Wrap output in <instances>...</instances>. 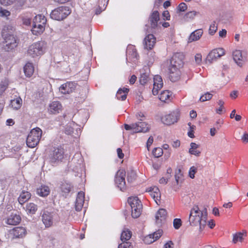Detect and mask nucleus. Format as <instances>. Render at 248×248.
Masks as SVG:
<instances>
[{
    "instance_id": "nucleus-41",
    "label": "nucleus",
    "mask_w": 248,
    "mask_h": 248,
    "mask_svg": "<svg viewBox=\"0 0 248 248\" xmlns=\"http://www.w3.org/2000/svg\"><path fill=\"white\" fill-rule=\"evenodd\" d=\"M197 14V12L196 11H190L186 14L184 16V18L186 20H191L194 18V17L196 16Z\"/></svg>"
},
{
    "instance_id": "nucleus-58",
    "label": "nucleus",
    "mask_w": 248,
    "mask_h": 248,
    "mask_svg": "<svg viewBox=\"0 0 248 248\" xmlns=\"http://www.w3.org/2000/svg\"><path fill=\"white\" fill-rule=\"evenodd\" d=\"M16 0H0V3L4 5H10L13 4Z\"/></svg>"
},
{
    "instance_id": "nucleus-37",
    "label": "nucleus",
    "mask_w": 248,
    "mask_h": 248,
    "mask_svg": "<svg viewBox=\"0 0 248 248\" xmlns=\"http://www.w3.org/2000/svg\"><path fill=\"white\" fill-rule=\"evenodd\" d=\"M22 105V100L20 97L12 99L10 102V106L13 108H20Z\"/></svg>"
},
{
    "instance_id": "nucleus-20",
    "label": "nucleus",
    "mask_w": 248,
    "mask_h": 248,
    "mask_svg": "<svg viewBox=\"0 0 248 248\" xmlns=\"http://www.w3.org/2000/svg\"><path fill=\"white\" fill-rule=\"evenodd\" d=\"M156 43V38L152 34L146 36L144 40V48L147 50L152 49Z\"/></svg>"
},
{
    "instance_id": "nucleus-14",
    "label": "nucleus",
    "mask_w": 248,
    "mask_h": 248,
    "mask_svg": "<svg viewBox=\"0 0 248 248\" xmlns=\"http://www.w3.org/2000/svg\"><path fill=\"white\" fill-rule=\"evenodd\" d=\"M232 57L235 62L238 65L242 66L247 61V54H242L240 50H235L232 52Z\"/></svg>"
},
{
    "instance_id": "nucleus-13",
    "label": "nucleus",
    "mask_w": 248,
    "mask_h": 248,
    "mask_svg": "<svg viewBox=\"0 0 248 248\" xmlns=\"http://www.w3.org/2000/svg\"><path fill=\"white\" fill-rule=\"evenodd\" d=\"M77 87V83L74 81H67L62 84L59 88L62 93L66 94L73 93Z\"/></svg>"
},
{
    "instance_id": "nucleus-6",
    "label": "nucleus",
    "mask_w": 248,
    "mask_h": 248,
    "mask_svg": "<svg viewBox=\"0 0 248 248\" xmlns=\"http://www.w3.org/2000/svg\"><path fill=\"white\" fill-rule=\"evenodd\" d=\"M128 202L131 208V215L133 218L138 217L141 214L142 205L137 197H131L128 199Z\"/></svg>"
},
{
    "instance_id": "nucleus-30",
    "label": "nucleus",
    "mask_w": 248,
    "mask_h": 248,
    "mask_svg": "<svg viewBox=\"0 0 248 248\" xmlns=\"http://www.w3.org/2000/svg\"><path fill=\"white\" fill-rule=\"evenodd\" d=\"M20 220L21 218L19 216L12 214L7 218L6 223L9 225H16L20 222Z\"/></svg>"
},
{
    "instance_id": "nucleus-42",
    "label": "nucleus",
    "mask_w": 248,
    "mask_h": 248,
    "mask_svg": "<svg viewBox=\"0 0 248 248\" xmlns=\"http://www.w3.org/2000/svg\"><path fill=\"white\" fill-rule=\"evenodd\" d=\"M8 82L7 80H5L0 83V94H2L8 86Z\"/></svg>"
},
{
    "instance_id": "nucleus-55",
    "label": "nucleus",
    "mask_w": 248,
    "mask_h": 248,
    "mask_svg": "<svg viewBox=\"0 0 248 248\" xmlns=\"http://www.w3.org/2000/svg\"><path fill=\"white\" fill-rule=\"evenodd\" d=\"M195 61L197 64H200L202 62V55L200 53H197L195 56Z\"/></svg>"
},
{
    "instance_id": "nucleus-17",
    "label": "nucleus",
    "mask_w": 248,
    "mask_h": 248,
    "mask_svg": "<svg viewBox=\"0 0 248 248\" xmlns=\"http://www.w3.org/2000/svg\"><path fill=\"white\" fill-rule=\"evenodd\" d=\"M163 82L161 77L155 75L154 77V84L152 93L154 95H157L159 91L163 87Z\"/></svg>"
},
{
    "instance_id": "nucleus-4",
    "label": "nucleus",
    "mask_w": 248,
    "mask_h": 248,
    "mask_svg": "<svg viewBox=\"0 0 248 248\" xmlns=\"http://www.w3.org/2000/svg\"><path fill=\"white\" fill-rule=\"evenodd\" d=\"M42 131L38 127L32 129L27 138V145L30 148H34L39 142L41 138Z\"/></svg>"
},
{
    "instance_id": "nucleus-5",
    "label": "nucleus",
    "mask_w": 248,
    "mask_h": 248,
    "mask_svg": "<svg viewBox=\"0 0 248 248\" xmlns=\"http://www.w3.org/2000/svg\"><path fill=\"white\" fill-rule=\"evenodd\" d=\"M46 43L44 41H39L32 44L28 50V54L34 58L43 55L45 51Z\"/></svg>"
},
{
    "instance_id": "nucleus-62",
    "label": "nucleus",
    "mask_w": 248,
    "mask_h": 248,
    "mask_svg": "<svg viewBox=\"0 0 248 248\" xmlns=\"http://www.w3.org/2000/svg\"><path fill=\"white\" fill-rule=\"evenodd\" d=\"M238 92L237 91H233L231 93L230 96L232 99H234L237 98Z\"/></svg>"
},
{
    "instance_id": "nucleus-45",
    "label": "nucleus",
    "mask_w": 248,
    "mask_h": 248,
    "mask_svg": "<svg viewBox=\"0 0 248 248\" xmlns=\"http://www.w3.org/2000/svg\"><path fill=\"white\" fill-rule=\"evenodd\" d=\"M61 188L62 192L67 194L70 191L71 186L68 184H63L62 185Z\"/></svg>"
},
{
    "instance_id": "nucleus-59",
    "label": "nucleus",
    "mask_w": 248,
    "mask_h": 248,
    "mask_svg": "<svg viewBox=\"0 0 248 248\" xmlns=\"http://www.w3.org/2000/svg\"><path fill=\"white\" fill-rule=\"evenodd\" d=\"M153 141H154V138L152 136H150L147 141V143H146V147H147V149L148 151H149L150 150V147L151 146V145H152V144L153 143Z\"/></svg>"
},
{
    "instance_id": "nucleus-16",
    "label": "nucleus",
    "mask_w": 248,
    "mask_h": 248,
    "mask_svg": "<svg viewBox=\"0 0 248 248\" xmlns=\"http://www.w3.org/2000/svg\"><path fill=\"white\" fill-rule=\"evenodd\" d=\"M181 76L180 68L174 67H169V78L172 82L178 81Z\"/></svg>"
},
{
    "instance_id": "nucleus-56",
    "label": "nucleus",
    "mask_w": 248,
    "mask_h": 248,
    "mask_svg": "<svg viewBox=\"0 0 248 248\" xmlns=\"http://www.w3.org/2000/svg\"><path fill=\"white\" fill-rule=\"evenodd\" d=\"M195 127L196 126L194 125H192L191 127H189V130L187 133V135L191 138H193L194 137V131L195 129Z\"/></svg>"
},
{
    "instance_id": "nucleus-9",
    "label": "nucleus",
    "mask_w": 248,
    "mask_h": 248,
    "mask_svg": "<svg viewBox=\"0 0 248 248\" xmlns=\"http://www.w3.org/2000/svg\"><path fill=\"white\" fill-rule=\"evenodd\" d=\"M179 118V113L177 111H170L160 116L161 122L167 125H170L176 123Z\"/></svg>"
},
{
    "instance_id": "nucleus-48",
    "label": "nucleus",
    "mask_w": 248,
    "mask_h": 248,
    "mask_svg": "<svg viewBox=\"0 0 248 248\" xmlns=\"http://www.w3.org/2000/svg\"><path fill=\"white\" fill-rule=\"evenodd\" d=\"M173 225L175 229H178L182 225V221L180 218H175L173 221Z\"/></svg>"
},
{
    "instance_id": "nucleus-60",
    "label": "nucleus",
    "mask_w": 248,
    "mask_h": 248,
    "mask_svg": "<svg viewBox=\"0 0 248 248\" xmlns=\"http://www.w3.org/2000/svg\"><path fill=\"white\" fill-rule=\"evenodd\" d=\"M164 20H169L170 19V15L168 11H165L162 14Z\"/></svg>"
},
{
    "instance_id": "nucleus-21",
    "label": "nucleus",
    "mask_w": 248,
    "mask_h": 248,
    "mask_svg": "<svg viewBox=\"0 0 248 248\" xmlns=\"http://www.w3.org/2000/svg\"><path fill=\"white\" fill-rule=\"evenodd\" d=\"M84 193L80 191L78 194L76 202H75V209L77 211H80L83 206L85 198Z\"/></svg>"
},
{
    "instance_id": "nucleus-29",
    "label": "nucleus",
    "mask_w": 248,
    "mask_h": 248,
    "mask_svg": "<svg viewBox=\"0 0 248 248\" xmlns=\"http://www.w3.org/2000/svg\"><path fill=\"white\" fill-rule=\"evenodd\" d=\"M159 98L162 102L169 103L172 98V93L168 90L163 91L160 94Z\"/></svg>"
},
{
    "instance_id": "nucleus-46",
    "label": "nucleus",
    "mask_w": 248,
    "mask_h": 248,
    "mask_svg": "<svg viewBox=\"0 0 248 248\" xmlns=\"http://www.w3.org/2000/svg\"><path fill=\"white\" fill-rule=\"evenodd\" d=\"M83 168V165L82 164V159L80 158L78 160V164L75 167H73L72 170L73 171L75 172H78L79 170H81Z\"/></svg>"
},
{
    "instance_id": "nucleus-40",
    "label": "nucleus",
    "mask_w": 248,
    "mask_h": 248,
    "mask_svg": "<svg viewBox=\"0 0 248 248\" xmlns=\"http://www.w3.org/2000/svg\"><path fill=\"white\" fill-rule=\"evenodd\" d=\"M244 233L239 232L233 234L232 242L235 244L238 242H242Z\"/></svg>"
},
{
    "instance_id": "nucleus-49",
    "label": "nucleus",
    "mask_w": 248,
    "mask_h": 248,
    "mask_svg": "<svg viewBox=\"0 0 248 248\" xmlns=\"http://www.w3.org/2000/svg\"><path fill=\"white\" fill-rule=\"evenodd\" d=\"M49 107L50 108H61L62 105L59 101H54L50 104Z\"/></svg>"
},
{
    "instance_id": "nucleus-1",
    "label": "nucleus",
    "mask_w": 248,
    "mask_h": 248,
    "mask_svg": "<svg viewBox=\"0 0 248 248\" xmlns=\"http://www.w3.org/2000/svg\"><path fill=\"white\" fill-rule=\"evenodd\" d=\"M207 212L206 208L202 210L199 209L198 206L195 205L191 209L189 217V222L191 226L199 225V230L202 232L207 225L212 229L215 225L213 220L211 219L207 222Z\"/></svg>"
},
{
    "instance_id": "nucleus-36",
    "label": "nucleus",
    "mask_w": 248,
    "mask_h": 248,
    "mask_svg": "<svg viewBox=\"0 0 248 248\" xmlns=\"http://www.w3.org/2000/svg\"><path fill=\"white\" fill-rule=\"evenodd\" d=\"M25 210L28 214H34L37 210V206L33 203L30 202L26 204L25 208Z\"/></svg>"
},
{
    "instance_id": "nucleus-53",
    "label": "nucleus",
    "mask_w": 248,
    "mask_h": 248,
    "mask_svg": "<svg viewBox=\"0 0 248 248\" xmlns=\"http://www.w3.org/2000/svg\"><path fill=\"white\" fill-rule=\"evenodd\" d=\"M136 177V174L135 173L131 171L130 172H129L127 174V181L129 182H132L134 179H135Z\"/></svg>"
},
{
    "instance_id": "nucleus-61",
    "label": "nucleus",
    "mask_w": 248,
    "mask_h": 248,
    "mask_svg": "<svg viewBox=\"0 0 248 248\" xmlns=\"http://www.w3.org/2000/svg\"><path fill=\"white\" fill-rule=\"evenodd\" d=\"M117 153L118 156L119 158L122 159L124 157V154L122 152V150L121 148H118L117 149Z\"/></svg>"
},
{
    "instance_id": "nucleus-44",
    "label": "nucleus",
    "mask_w": 248,
    "mask_h": 248,
    "mask_svg": "<svg viewBox=\"0 0 248 248\" xmlns=\"http://www.w3.org/2000/svg\"><path fill=\"white\" fill-rule=\"evenodd\" d=\"M163 153V150L161 148H155L153 151V154L155 157L161 156Z\"/></svg>"
},
{
    "instance_id": "nucleus-50",
    "label": "nucleus",
    "mask_w": 248,
    "mask_h": 248,
    "mask_svg": "<svg viewBox=\"0 0 248 248\" xmlns=\"http://www.w3.org/2000/svg\"><path fill=\"white\" fill-rule=\"evenodd\" d=\"M11 15L10 12L2 8H0V16L1 17H8Z\"/></svg>"
},
{
    "instance_id": "nucleus-39",
    "label": "nucleus",
    "mask_w": 248,
    "mask_h": 248,
    "mask_svg": "<svg viewBox=\"0 0 248 248\" xmlns=\"http://www.w3.org/2000/svg\"><path fill=\"white\" fill-rule=\"evenodd\" d=\"M150 79L149 74L147 72L142 73L140 77V82L141 85L146 84Z\"/></svg>"
},
{
    "instance_id": "nucleus-38",
    "label": "nucleus",
    "mask_w": 248,
    "mask_h": 248,
    "mask_svg": "<svg viewBox=\"0 0 248 248\" xmlns=\"http://www.w3.org/2000/svg\"><path fill=\"white\" fill-rule=\"evenodd\" d=\"M132 236V233L128 229H124L121 233V240L122 242L127 241Z\"/></svg>"
},
{
    "instance_id": "nucleus-64",
    "label": "nucleus",
    "mask_w": 248,
    "mask_h": 248,
    "mask_svg": "<svg viewBox=\"0 0 248 248\" xmlns=\"http://www.w3.org/2000/svg\"><path fill=\"white\" fill-rule=\"evenodd\" d=\"M219 36L220 37L224 38L226 36L227 31L225 29H222L221 31H219Z\"/></svg>"
},
{
    "instance_id": "nucleus-57",
    "label": "nucleus",
    "mask_w": 248,
    "mask_h": 248,
    "mask_svg": "<svg viewBox=\"0 0 248 248\" xmlns=\"http://www.w3.org/2000/svg\"><path fill=\"white\" fill-rule=\"evenodd\" d=\"M187 9V5L184 2L181 3L178 6V10L180 12H184Z\"/></svg>"
},
{
    "instance_id": "nucleus-11",
    "label": "nucleus",
    "mask_w": 248,
    "mask_h": 248,
    "mask_svg": "<svg viewBox=\"0 0 248 248\" xmlns=\"http://www.w3.org/2000/svg\"><path fill=\"white\" fill-rule=\"evenodd\" d=\"M225 54V50L222 48H217L211 50L206 58V61L209 63H212L217 59L224 55Z\"/></svg>"
},
{
    "instance_id": "nucleus-23",
    "label": "nucleus",
    "mask_w": 248,
    "mask_h": 248,
    "mask_svg": "<svg viewBox=\"0 0 248 248\" xmlns=\"http://www.w3.org/2000/svg\"><path fill=\"white\" fill-rule=\"evenodd\" d=\"M126 55L129 59H131L133 61L138 59L139 55L135 46L132 45L129 46L126 50Z\"/></svg>"
},
{
    "instance_id": "nucleus-12",
    "label": "nucleus",
    "mask_w": 248,
    "mask_h": 248,
    "mask_svg": "<svg viewBox=\"0 0 248 248\" xmlns=\"http://www.w3.org/2000/svg\"><path fill=\"white\" fill-rule=\"evenodd\" d=\"M184 55L181 53H176L173 55L170 60V67L181 68L184 64Z\"/></svg>"
},
{
    "instance_id": "nucleus-2",
    "label": "nucleus",
    "mask_w": 248,
    "mask_h": 248,
    "mask_svg": "<svg viewBox=\"0 0 248 248\" xmlns=\"http://www.w3.org/2000/svg\"><path fill=\"white\" fill-rule=\"evenodd\" d=\"M13 31L14 28L11 25L5 26L2 29V36L4 39V49L7 51L13 49L17 45L16 40L13 34Z\"/></svg>"
},
{
    "instance_id": "nucleus-8",
    "label": "nucleus",
    "mask_w": 248,
    "mask_h": 248,
    "mask_svg": "<svg viewBox=\"0 0 248 248\" xmlns=\"http://www.w3.org/2000/svg\"><path fill=\"white\" fill-rule=\"evenodd\" d=\"M124 128L126 130H130L133 133L143 132L146 133L149 131V125L145 122H139L131 124H124Z\"/></svg>"
},
{
    "instance_id": "nucleus-47",
    "label": "nucleus",
    "mask_w": 248,
    "mask_h": 248,
    "mask_svg": "<svg viewBox=\"0 0 248 248\" xmlns=\"http://www.w3.org/2000/svg\"><path fill=\"white\" fill-rule=\"evenodd\" d=\"M217 29V26L215 22L212 23L209 27V33L211 35H213L216 32Z\"/></svg>"
},
{
    "instance_id": "nucleus-19",
    "label": "nucleus",
    "mask_w": 248,
    "mask_h": 248,
    "mask_svg": "<svg viewBox=\"0 0 248 248\" xmlns=\"http://www.w3.org/2000/svg\"><path fill=\"white\" fill-rule=\"evenodd\" d=\"M64 150L62 148L55 149L50 155V160L52 162L61 160L63 157Z\"/></svg>"
},
{
    "instance_id": "nucleus-10",
    "label": "nucleus",
    "mask_w": 248,
    "mask_h": 248,
    "mask_svg": "<svg viewBox=\"0 0 248 248\" xmlns=\"http://www.w3.org/2000/svg\"><path fill=\"white\" fill-rule=\"evenodd\" d=\"M125 176L124 170H119L117 171L115 177V183L116 186L122 191H124L126 188Z\"/></svg>"
},
{
    "instance_id": "nucleus-52",
    "label": "nucleus",
    "mask_w": 248,
    "mask_h": 248,
    "mask_svg": "<svg viewBox=\"0 0 248 248\" xmlns=\"http://www.w3.org/2000/svg\"><path fill=\"white\" fill-rule=\"evenodd\" d=\"M131 247L132 246L129 242L124 241L122 242V243L119 244L118 248H131Z\"/></svg>"
},
{
    "instance_id": "nucleus-34",
    "label": "nucleus",
    "mask_w": 248,
    "mask_h": 248,
    "mask_svg": "<svg viewBox=\"0 0 248 248\" xmlns=\"http://www.w3.org/2000/svg\"><path fill=\"white\" fill-rule=\"evenodd\" d=\"M31 198V194L28 191H23L19 197H18V201L20 204H23Z\"/></svg>"
},
{
    "instance_id": "nucleus-33",
    "label": "nucleus",
    "mask_w": 248,
    "mask_h": 248,
    "mask_svg": "<svg viewBox=\"0 0 248 248\" xmlns=\"http://www.w3.org/2000/svg\"><path fill=\"white\" fill-rule=\"evenodd\" d=\"M203 31L202 29H198L192 32L189 37V41L192 42L198 40L202 34Z\"/></svg>"
},
{
    "instance_id": "nucleus-3",
    "label": "nucleus",
    "mask_w": 248,
    "mask_h": 248,
    "mask_svg": "<svg viewBox=\"0 0 248 248\" xmlns=\"http://www.w3.org/2000/svg\"><path fill=\"white\" fill-rule=\"evenodd\" d=\"M46 23V18L44 15H36L33 20V27L31 30L32 33L35 35L42 33L45 30Z\"/></svg>"
},
{
    "instance_id": "nucleus-27",
    "label": "nucleus",
    "mask_w": 248,
    "mask_h": 248,
    "mask_svg": "<svg viewBox=\"0 0 248 248\" xmlns=\"http://www.w3.org/2000/svg\"><path fill=\"white\" fill-rule=\"evenodd\" d=\"M129 92V88L126 87H123L122 88H121L118 89L116 94V97L117 99L119 100H125L127 98V96Z\"/></svg>"
},
{
    "instance_id": "nucleus-22",
    "label": "nucleus",
    "mask_w": 248,
    "mask_h": 248,
    "mask_svg": "<svg viewBox=\"0 0 248 248\" xmlns=\"http://www.w3.org/2000/svg\"><path fill=\"white\" fill-rule=\"evenodd\" d=\"M159 20V14L158 11H155L152 13L149 21L152 28L155 29L157 27V23Z\"/></svg>"
},
{
    "instance_id": "nucleus-28",
    "label": "nucleus",
    "mask_w": 248,
    "mask_h": 248,
    "mask_svg": "<svg viewBox=\"0 0 248 248\" xmlns=\"http://www.w3.org/2000/svg\"><path fill=\"white\" fill-rule=\"evenodd\" d=\"M26 230L23 227H16L11 230L10 234L15 238L21 237L25 234Z\"/></svg>"
},
{
    "instance_id": "nucleus-32",
    "label": "nucleus",
    "mask_w": 248,
    "mask_h": 248,
    "mask_svg": "<svg viewBox=\"0 0 248 248\" xmlns=\"http://www.w3.org/2000/svg\"><path fill=\"white\" fill-rule=\"evenodd\" d=\"M36 192L40 196L46 197L49 195L50 189L47 186L42 185L37 189Z\"/></svg>"
},
{
    "instance_id": "nucleus-54",
    "label": "nucleus",
    "mask_w": 248,
    "mask_h": 248,
    "mask_svg": "<svg viewBox=\"0 0 248 248\" xmlns=\"http://www.w3.org/2000/svg\"><path fill=\"white\" fill-rule=\"evenodd\" d=\"M183 174H176L175 175V179L177 185L182 183L183 181Z\"/></svg>"
},
{
    "instance_id": "nucleus-7",
    "label": "nucleus",
    "mask_w": 248,
    "mask_h": 248,
    "mask_svg": "<svg viewBox=\"0 0 248 248\" xmlns=\"http://www.w3.org/2000/svg\"><path fill=\"white\" fill-rule=\"evenodd\" d=\"M70 12L68 7L60 6L53 10L50 16L52 19L62 20L66 18L70 14Z\"/></svg>"
},
{
    "instance_id": "nucleus-31",
    "label": "nucleus",
    "mask_w": 248,
    "mask_h": 248,
    "mask_svg": "<svg viewBox=\"0 0 248 248\" xmlns=\"http://www.w3.org/2000/svg\"><path fill=\"white\" fill-rule=\"evenodd\" d=\"M24 72L27 77L30 78L34 73V66L31 62L27 63L24 66Z\"/></svg>"
},
{
    "instance_id": "nucleus-43",
    "label": "nucleus",
    "mask_w": 248,
    "mask_h": 248,
    "mask_svg": "<svg viewBox=\"0 0 248 248\" xmlns=\"http://www.w3.org/2000/svg\"><path fill=\"white\" fill-rule=\"evenodd\" d=\"M213 96V94L207 92L204 94L202 95L200 98V100L201 102H204L210 100Z\"/></svg>"
},
{
    "instance_id": "nucleus-15",
    "label": "nucleus",
    "mask_w": 248,
    "mask_h": 248,
    "mask_svg": "<svg viewBox=\"0 0 248 248\" xmlns=\"http://www.w3.org/2000/svg\"><path fill=\"white\" fill-rule=\"evenodd\" d=\"M146 192L150 194L157 205H159L161 203V193L157 187H150L147 189Z\"/></svg>"
},
{
    "instance_id": "nucleus-25",
    "label": "nucleus",
    "mask_w": 248,
    "mask_h": 248,
    "mask_svg": "<svg viewBox=\"0 0 248 248\" xmlns=\"http://www.w3.org/2000/svg\"><path fill=\"white\" fill-rule=\"evenodd\" d=\"M76 128V134L78 135V131H80V128L78 127V125L75 124L74 122L69 123L65 128V133L66 134L70 135L74 133V129Z\"/></svg>"
},
{
    "instance_id": "nucleus-35",
    "label": "nucleus",
    "mask_w": 248,
    "mask_h": 248,
    "mask_svg": "<svg viewBox=\"0 0 248 248\" xmlns=\"http://www.w3.org/2000/svg\"><path fill=\"white\" fill-rule=\"evenodd\" d=\"M190 148L189 149V153L191 155L199 156L201 154V151L197 150L199 145L194 142H191L190 144Z\"/></svg>"
},
{
    "instance_id": "nucleus-63",
    "label": "nucleus",
    "mask_w": 248,
    "mask_h": 248,
    "mask_svg": "<svg viewBox=\"0 0 248 248\" xmlns=\"http://www.w3.org/2000/svg\"><path fill=\"white\" fill-rule=\"evenodd\" d=\"M243 142H248V133H244L241 138Z\"/></svg>"
},
{
    "instance_id": "nucleus-18",
    "label": "nucleus",
    "mask_w": 248,
    "mask_h": 248,
    "mask_svg": "<svg viewBox=\"0 0 248 248\" xmlns=\"http://www.w3.org/2000/svg\"><path fill=\"white\" fill-rule=\"evenodd\" d=\"M162 233L163 231L161 230H158L156 232L146 236L143 241L146 244H151L159 239L162 235Z\"/></svg>"
},
{
    "instance_id": "nucleus-26",
    "label": "nucleus",
    "mask_w": 248,
    "mask_h": 248,
    "mask_svg": "<svg viewBox=\"0 0 248 248\" xmlns=\"http://www.w3.org/2000/svg\"><path fill=\"white\" fill-rule=\"evenodd\" d=\"M167 213V211L164 209H160L157 211L155 215L156 223L157 225H161L165 221Z\"/></svg>"
},
{
    "instance_id": "nucleus-51",
    "label": "nucleus",
    "mask_w": 248,
    "mask_h": 248,
    "mask_svg": "<svg viewBox=\"0 0 248 248\" xmlns=\"http://www.w3.org/2000/svg\"><path fill=\"white\" fill-rule=\"evenodd\" d=\"M196 171H197V168L194 166L191 167L190 168L189 170V172H188L189 176L192 179L194 178L195 177V174L196 172Z\"/></svg>"
},
{
    "instance_id": "nucleus-24",
    "label": "nucleus",
    "mask_w": 248,
    "mask_h": 248,
    "mask_svg": "<svg viewBox=\"0 0 248 248\" xmlns=\"http://www.w3.org/2000/svg\"><path fill=\"white\" fill-rule=\"evenodd\" d=\"M42 217V221L46 227H49L52 224V214L51 213L47 211H45Z\"/></svg>"
}]
</instances>
